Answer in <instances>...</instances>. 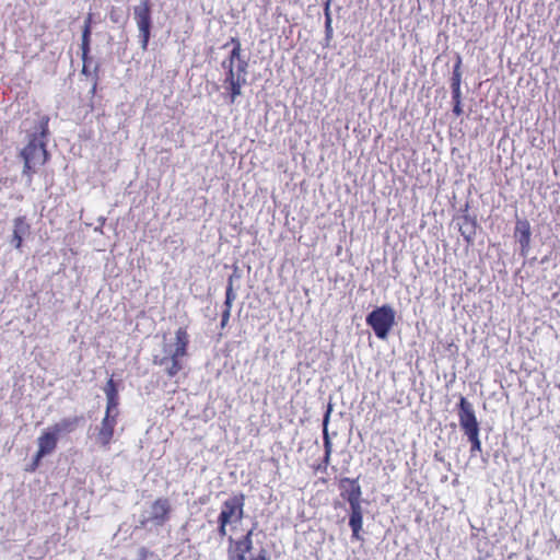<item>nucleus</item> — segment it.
<instances>
[{"mask_svg":"<svg viewBox=\"0 0 560 560\" xmlns=\"http://www.w3.org/2000/svg\"><path fill=\"white\" fill-rule=\"evenodd\" d=\"M104 393L106 395V411L105 416L102 419L101 425L97 431V442L101 444L102 447L108 448L109 444L113 440L115 428L117 424V418L119 415L118 411V405H119V396H118V388L117 384L110 377L105 386H104Z\"/></svg>","mask_w":560,"mask_h":560,"instance_id":"obj_1","label":"nucleus"},{"mask_svg":"<svg viewBox=\"0 0 560 560\" xmlns=\"http://www.w3.org/2000/svg\"><path fill=\"white\" fill-rule=\"evenodd\" d=\"M189 342L187 327H178L175 331L174 348L167 355L162 358L154 357L153 363L165 366V374L170 378L175 377L184 369L183 358L188 355Z\"/></svg>","mask_w":560,"mask_h":560,"instance_id":"obj_2","label":"nucleus"},{"mask_svg":"<svg viewBox=\"0 0 560 560\" xmlns=\"http://www.w3.org/2000/svg\"><path fill=\"white\" fill-rule=\"evenodd\" d=\"M395 311L389 305H383L372 311L366 323L370 325L377 338L385 340L395 325Z\"/></svg>","mask_w":560,"mask_h":560,"instance_id":"obj_3","label":"nucleus"},{"mask_svg":"<svg viewBox=\"0 0 560 560\" xmlns=\"http://www.w3.org/2000/svg\"><path fill=\"white\" fill-rule=\"evenodd\" d=\"M48 155L45 143L38 142L37 138L33 136L21 151V156L24 160L23 173L32 176L36 166L47 162Z\"/></svg>","mask_w":560,"mask_h":560,"instance_id":"obj_4","label":"nucleus"},{"mask_svg":"<svg viewBox=\"0 0 560 560\" xmlns=\"http://www.w3.org/2000/svg\"><path fill=\"white\" fill-rule=\"evenodd\" d=\"M240 55V47L237 46L232 50L229 74L224 81L225 90L230 91L231 102H234L235 97L241 94L242 84L245 82L242 75L245 68Z\"/></svg>","mask_w":560,"mask_h":560,"instance_id":"obj_5","label":"nucleus"},{"mask_svg":"<svg viewBox=\"0 0 560 560\" xmlns=\"http://www.w3.org/2000/svg\"><path fill=\"white\" fill-rule=\"evenodd\" d=\"M243 517V504L240 499L232 498L223 503L219 515V533L226 535V526L241 523Z\"/></svg>","mask_w":560,"mask_h":560,"instance_id":"obj_6","label":"nucleus"},{"mask_svg":"<svg viewBox=\"0 0 560 560\" xmlns=\"http://www.w3.org/2000/svg\"><path fill=\"white\" fill-rule=\"evenodd\" d=\"M458 417L460 427L467 436L479 433V425L472 406L464 397H462L459 401Z\"/></svg>","mask_w":560,"mask_h":560,"instance_id":"obj_7","label":"nucleus"},{"mask_svg":"<svg viewBox=\"0 0 560 560\" xmlns=\"http://www.w3.org/2000/svg\"><path fill=\"white\" fill-rule=\"evenodd\" d=\"M58 441L59 436L51 428L43 431L37 438L38 457L51 454L57 448Z\"/></svg>","mask_w":560,"mask_h":560,"instance_id":"obj_8","label":"nucleus"},{"mask_svg":"<svg viewBox=\"0 0 560 560\" xmlns=\"http://www.w3.org/2000/svg\"><path fill=\"white\" fill-rule=\"evenodd\" d=\"M171 510L170 501L166 498H159L151 505L150 520L156 525H163L168 521Z\"/></svg>","mask_w":560,"mask_h":560,"instance_id":"obj_9","label":"nucleus"},{"mask_svg":"<svg viewBox=\"0 0 560 560\" xmlns=\"http://www.w3.org/2000/svg\"><path fill=\"white\" fill-rule=\"evenodd\" d=\"M515 237L521 245V253L526 256L529 250L530 243V228L527 221H517L515 226Z\"/></svg>","mask_w":560,"mask_h":560,"instance_id":"obj_10","label":"nucleus"},{"mask_svg":"<svg viewBox=\"0 0 560 560\" xmlns=\"http://www.w3.org/2000/svg\"><path fill=\"white\" fill-rule=\"evenodd\" d=\"M339 488L341 490V497L347 501L351 500L352 497L355 495V499H360L362 491L361 487L358 483V480L350 478H342L339 481Z\"/></svg>","mask_w":560,"mask_h":560,"instance_id":"obj_11","label":"nucleus"},{"mask_svg":"<svg viewBox=\"0 0 560 560\" xmlns=\"http://www.w3.org/2000/svg\"><path fill=\"white\" fill-rule=\"evenodd\" d=\"M82 420H83V417H81V416L63 418L50 428L58 434V436L61 433L69 434V433H72L73 431H75V429L82 422Z\"/></svg>","mask_w":560,"mask_h":560,"instance_id":"obj_12","label":"nucleus"},{"mask_svg":"<svg viewBox=\"0 0 560 560\" xmlns=\"http://www.w3.org/2000/svg\"><path fill=\"white\" fill-rule=\"evenodd\" d=\"M133 14L137 26L151 24L150 0H141L140 4L135 7Z\"/></svg>","mask_w":560,"mask_h":560,"instance_id":"obj_13","label":"nucleus"},{"mask_svg":"<svg viewBox=\"0 0 560 560\" xmlns=\"http://www.w3.org/2000/svg\"><path fill=\"white\" fill-rule=\"evenodd\" d=\"M31 233V225L26 217L21 215L13 220V234L22 237L28 236Z\"/></svg>","mask_w":560,"mask_h":560,"instance_id":"obj_14","label":"nucleus"},{"mask_svg":"<svg viewBox=\"0 0 560 560\" xmlns=\"http://www.w3.org/2000/svg\"><path fill=\"white\" fill-rule=\"evenodd\" d=\"M231 546L229 548V557L230 560H244L245 559V548L244 541L242 539L240 540H233L230 538Z\"/></svg>","mask_w":560,"mask_h":560,"instance_id":"obj_15","label":"nucleus"},{"mask_svg":"<svg viewBox=\"0 0 560 560\" xmlns=\"http://www.w3.org/2000/svg\"><path fill=\"white\" fill-rule=\"evenodd\" d=\"M349 525L355 539H360V532L363 525V514H350Z\"/></svg>","mask_w":560,"mask_h":560,"instance_id":"obj_16","label":"nucleus"},{"mask_svg":"<svg viewBox=\"0 0 560 560\" xmlns=\"http://www.w3.org/2000/svg\"><path fill=\"white\" fill-rule=\"evenodd\" d=\"M138 28L141 37V48L147 50L151 35V24L139 25Z\"/></svg>","mask_w":560,"mask_h":560,"instance_id":"obj_17","label":"nucleus"},{"mask_svg":"<svg viewBox=\"0 0 560 560\" xmlns=\"http://www.w3.org/2000/svg\"><path fill=\"white\" fill-rule=\"evenodd\" d=\"M330 410H331V408L329 407L328 411L325 416V419H324V444H325V451H327V455L331 454V442H330V439L327 433V423L329 420Z\"/></svg>","mask_w":560,"mask_h":560,"instance_id":"obj_18","label":"nucleus"},{"mask_svg":"<svg viewBox=\"0 0 560 560\" xmlns=\"http://www.w3.org/2000/svg\"><path fill=\"white\" fill-rule=\"evenodd\" d=\"M91 42H81V51H82V60H83V68L82 72L86 73V61L89 59V54L91 50Z\"/></svg>","mask_w":560,"mask_h":560,"instance_id":"obj_19","label":"nucleus"},{"mask_svg":"<svg viewBox=\"0 0 560 560\" xmlns=\"http://www.w3.org/2000/svg\"><path fill=\"white\" fill-rule=\"evenodd\" d=\"M350 504V514H363L360 499H355V495L348 500Z\"/></svg>","mask_w":560,"mask_h":560,"instance_id":"obj_20","label":"nucleus"},{"mask_svg":"<svg viewBox=\"0 0 560 560\" xmlns=\"http://www.w3.org/2000/svg\"><path fill=\"white\" fill-rule=\"evenodd\" d=\"M468 439L472 444L471 453L479 452L481 450L479 433H475V435H468Z\"/></svg>","mask_w":560,"mask_h":560,"instance_id":"obj_21","label":"nucleus"},{"mask_svg":"<svg viewBox=\"0 0 560 560\" xmlns=\"http://www.w3.org/2000/svg\"><path fill=\"white\" fill-rule=\"evenodd\" d=\"M43 457H38V452L36 451L34 457H33V460L32 463L30 464V466L26 468L27 471H35L39 464H40V460H42Z\"/></svg>","mask_w":560,"mask_h":560,"instance_id":"obj_22","label":"nucleus"},{"mask_svg":"<svg viewBox=\"0 0 560 560\" xmlns=\"http://www.w3.org/2000/svg\"><path fill=\"white\" fill-rule=\"evenodd\" d=\"M23 241H24V237L12 233L11 244L14 246V248L20 250L23 246Z\"/></svg>","mask_w":560,"mask_h":560,"instance_id":"obj_23","label":"nucleus"},{"mask_svg":"<svg viewBox=\"0 0 560 560\" xmlns=\"http://www.w3.org/2000/svg\"><path fill=\"white\" fill-rule=\"evenodd\" d=\"M91 30H88V27H83L81 42H91Z\"/></svg>","mask_w":560,"mask_h":560,"instance_id":"obj_24","label":"nucleus"},{"mask_svg":"<svg viewBox=\"0 0 560 560\" xmlns=\"http://www.w3.org/2000/svg\"><path fill=\"white\" fill-rule=\"evenodd\" d=\"M92 23H93V15L91 13H89L88 16L84 20L83 27H88V30L92 31Z\"/></svg>","mask_w":560,"mask_h":560,"instance_id":"obj_25","label":"nucleus"},{"mask_svg":"<svg viewBox=\"0 0 560 560\" xmlns=\"http://www.w3.org/2000/svg\"><path fill=\"white\" fill-rule=\"evenodd\" d=\"M109 19L112 22L114 23H117L119 20H118V15H117V10L115 8H113L110 11H109Z\"/></svg>","mask_w":560,"mask_h":560,"instance_id":"obj_26","label":"nucleus"},{"mask_svg":"<svg viewBox=\"0 0 560 560\" xmlns=\"http://www.w3.org/2000/svg\"><path fill=\"white\" fill-rule=\"evenodd\" d=\"M454 112H455L457 115H459V114H460L462 109H460V107H459V105H458V104L455 106Z\"/></svg>","mask_w":560,"mask_h":560,"instance_id":"obj_27","label":"nucleus"},{"mask_svg":"<svg viewBox=\"0 0 560 560\" xmlns=\"http://www.w3.org/2000/svg\"><path fill=\"white\" fill-rule=\"evenodd\" d=\"M47 124H48V118L46 117L45 118V121H44V130H43V133H45V130L47 128Z\"/></svg>","mask_w":560,"mask_h":560,"instance_id":"obj_28","label":"nucleus"},{"mask_svg":"<svg viewBox=\"0 0 560 560\" xmlns=\"http://www.w3.org/2000/svg\"><path fill=\"white\" fill-rule=\"evenodd\" d=\"M456 88H455V92L457 93L458 90H459V81L457 80L456 83H455Z\"/></svg>","mask_w":560,"mask_h":560,"instance_id":"obj_29","label":"nucleus"},{"mask_svg":"<svg viewBox=\"0 0 560 560\" xmlns=\"http://www.w3.org/2000/svg\"><path fill=\"white\" fill-rule=\"evenodd\" d=\"M330 455H327V451H325V462L327 463L329 460Z\"/></svg>","mask_w":560,"mask_h":560,"instance_id":"obj_30","label":"nucleus"},{"mask_svg":"<svg viewBox=\"0 0 560 560\" xmlns=\"http://www.w3.org/2000/svg\"><path fill=\"white\" fill-rule=\"evenodd\" d=\"M230 291H231V289H229L228 292H226V300L228 301L230 300Z\"/></svg>","mask_w":560,"mask_h":560,"instance_id":"obj_31","label":"nucleus"},{"mask_svg":"<svg viewBox=\"0 0 560 560\" xmlns=\"http://www.w3.org/2000/svg\"><path fill=\"white\" fill-rule=\"evenodd\" d=\"M329 27H330V19L328 18L327 19V28H329Z\"/></svg>","mask_w":560,"mask_h":560,"instance_id":"obj_32","label":"nucleus"}]
</instances>
